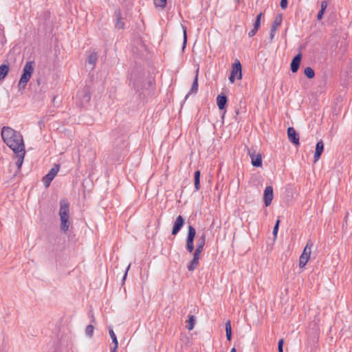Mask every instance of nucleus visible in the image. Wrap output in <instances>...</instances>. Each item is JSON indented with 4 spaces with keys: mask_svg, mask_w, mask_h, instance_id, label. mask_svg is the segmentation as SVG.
Segmentation results:
<instances>
[{
    "mask_svg": "<svg viewBox=\"0 0 352 352\" xmlns=\"http://www.w3.org/2000/svg\"><path fill=\"white\" fill-rule=\"evenodd\" d=\"M118 345H113L111 349V352H116Z\"/></svg>",
    "mask_w": 352,
    "mask_h": 352,
    "instance_id": "obj_41",
    "label": "nucleus"
},
{
    "mask_svg": "<svg viewBox=\"0 0 352 352\" xmlns=\"http://www.w3.org/2000/svg\"><path fill=\"white\" fill-rule=\"evenodd\" d=\"M116 16H117V19H116V27L119 30L124 29V23L122 21L121 14H120V11L116 12Z\"/></svg>",
    "mask_w": 352,
    "mask_h": 352,
    "instance_id": "obj_18",
    "label": "nucleus"
},
{
    "mask_svg": "<svg viewBox=\"0 0 352 352\" xmlns=\"http://www.w3.org/2000/svg\"><path fill=\"white\" fill-rule=\"evenodd\" d=\"M301 60L302 54L300 53H298L293 58L290 65L291 71L293 73H296L298 70Z\"/></svg>",
    "mask_w": 352,
    "mask_h": 352,
    "instance_id": "obj_12",
    "label": "nucleus"
},
{
    "mask_svg": "<svg viewBox=\"0 0 352 352\" xmlns=\"http://www.w3.org/2000/svg\"><path fill=\"white\" fill-rule=\"evenodd\" d=\"M287 136L289 141L294 145H299V136L293 127L287 129Z\"/></svg>",
    "mask_w": 352,
    "mask_h": 352,
    "instance_id": "obj_10",
    "label": "nucleus"
},
{
    "mask_svg": "<svg viewBox=\"0 0 352 352\" xmlns=\"http://www.w3.org/2000/svg\"><path fill=\"white\" fill-rule=\"evenodd\" d=\"M85 97L87 98V101L89 100V99H90V96L89 95H87V96H85Z\"/></svg>",
    "mask_w": 352,
    "mask_h": 352,
    "instance_id": "obj_42",
    "label": "nucleus"
},
{
    "mask_svg": "<svg viewBox=\"0 0 352 352\" xmlns=\"http://www.w3.org/2000/svg\"><path fill=\"white\" fill-rule=\"evenodd\" d=\"M34 71V61H28L25 65H24V67L23 69V74L21 76L19 86V87L24 88L28 82L31 78L32 74Z\"/></svg>",
    "mask_w": 352,
    "mask_h": 352,
    "instance_id": "obj_3",
    "label": "nucleus"
},
{
    "mask_svg": "<svg viewBox=\"0 0 352 352\" xmlns=\"http://www.w3.org/2000/svg\"><path fill=\"white\" fill-rule=\"evenodd\" d=\"M278 352H283V349H278Z\"/></svg>",
    "mask_w": 352,
    "mask_h": 352,
    "instance_id": "obj_45",
    "label": "nucleus"
},
{
    "mask_svg": "<svg viewBox=\"0 0 352 352\" xmlns=\"http://www.w3.org/2000/svg\"><path fill=\"white\" fill-rule=\"evenodd\" d=\"M194 249V239L189 240L186 239V250L191 253L193 252Z\"/></svg>",
    "mask_w": 352,
    "mask_h": 352,
    "instance_id": "obj_25",
    "label": "nucleus"
},
{
    "mask_svg": "<svg viewBox=\"0 0 352 352\" xmlns=\"http://www.w3.org/2000/svg\"><path fill=\"white\" fill-rule=\"evenodd\" d=\"M59 168L60 166L58 164H54L48 173L43 177V182L46 187L50 186V183L56 177L59 170Z\"/></svg>",
    "mask_w": 352,
    "mask_h": 352,
    "instance_id": "obj_5",
    "label": "nucleus"
},
{
    "mask_svg": "<svg viewBox=\"0 0 352 352\" xmlns=\"http://www.w3.org/2000/svg\"><path fill=\"white\" fill-rule=\"evenodd\" d=\"M327 1H325V0L322 1L321 5H320V7H321L320 10H322L324 12L327 8Z\"/></svg>",
    "mask_w": 352,
    "mask_h": 352,
    "instance_id": "obj_34",
    "label": "nucleus"
},
{
    "mask_svg": "<svg viewBox=\"0 0 352 352\" xmlns=\"http://www.w3.org/2000/svg\"><path fill=\"white\" fill-rule=\"evenodd\" d=\"M188 318H189V320H188V330H192L195 326V318L192 315L188 316Z\"/></svg>",
    "mask_w": 352,
    "mask_h": 352,
    "instance_id": "obj_27",
    "label": "nucleus"
},
{
    "mask_svg": "<svg viewBox=\"0 0 352 352\" xmlns=\"http://www.w3.org/2000/svg\"><path fill=\"white\" fill-rule=\"evenodd\" d=\"M109 335H110V337L112 340V342L113 343L114 345H118V340H117V337L112 329V327H109Z\"/></svg>",
    "mask_w": 352,
    "mask_h": 352,
    "instance_id": "obj_26",
    "label": "nucleus"
},
{
    "mask_svg": "<svg viewBox=\"0 0 352 352\" xmlns=\"http://www.w3.org/2000/svg\"><path fill=\"white\" fill-rule=\"evenodd\" d=\"M236 78V76H235L234 75L230 74V76L229 77V80H230V82L233 83Z\"/></svg>",
    "mask_w": 352,
    "mask_h": 352,
    "instance_id": "obj_40",
    "label": "nucleus"
},
{
    "mask_svg": "<svg viewBox=\"0 0 352 352\" xmlns=\"http://www.w3.org/2000/svg\"><path fill=\"white\" fill-rule=\"evenodd\" d=\"M327 1H325V0L322 1L321 5H320V7H321L320 10H322L324 12L327 8Z\"/></svg>",
    "mask_w": 352,
    "mask_h": 352,
    "instance_id": "obj_33",
    "label": "nucleus"
},
{
    "mask_svg": "<svg viewBox=\"0 0 352 352\" xmlns=\"http://www.w3.org/2000/svg\"><path fill=\"white\" fill-rule=\"evenodd\" d=\"M274 197L273 188L271 186H267L264 190L263 201L266 206H269Z\"/></svg>",
    "mask_w": 352,
    "mask_h": 352,
    "instance_id": "obj_7",
    "label": "nucleus"
},
{
    "mask_svg": "<svg viewBox=\"0 0 352 352\" xmlns=\"http://www.w3.org/2000/svg\"><path fill=\"white\" fill-rule=\"evenodd\" d=\"M280 221L277 220L273 229V234L276 236L278 230Z\"/></svg>",
    "mask_w": 352,
    "mask_h": 352,
    "instance_id": "obj_32",
    "label": "nucleus"
},
{
    "mask_svg": "<svg viewBox=\"0 0 352 352\" xmlns=\"http://www.w3.org/2000/svg\"><path fill=\"white\" fill-rule=\"evenodd\" d=\"M94 327L93 325L91 324H89L86 327V329H85V332H86V334L89 336V337H91L92 335H93V333H94Z\"/></svg>",
    "mask_w": 352,
    "mask_h": 352,
    "instance_id": "obj_31",
    "label": "nucleus"
},
{
    "mask_svg": "<svg viewBox=\"0 0 352 352\" xmlns=\"http://www.w3.org/2000/svg\"><path fill=\"white\" fill-rule=\"evenodd\" d=\"M195 188L196 190L200 189V171L196 170L195 173Z\"/></svg>",
    "mask_w": 352,
    "mask_h": 352,
    "instance_id": "obj_21",
    "label": "nucleus"
},
{
    "mask_svg": "<svg viewBox=\"0 0 352 352\" xmlns=\"http://www.w3.org/2000/svg\"><path fill=\"white\" fill-rule=\"evenodd\" d=\"M248 153L251 158L253 166L261 167L262 166V157L260 153H256L255 151L249 150Z\"/></svg>",
    "mask_w": 352,
    "mask_h": 352,
    "instance_id": "obj_6",
    "label": "nucleus"
},
{
    "mask_svg": "<svg viewBox=\"0 0 352 352\" xmlns=\"http://www.w3.org/2000/svg\"><path fill=\"white\" fill-rule=\"evenodd\" d=\"M227 103V97L224 95H218L217 98V104L220 110L225 109Z\"/></svg>",
    "mask_w": 352,
    "mask_h": 352,
    "instance_id": "obj_17",
    "label": "nucleus"
},
{
    "mask_svg": "<svg viewBox=\"0 0 352 352\" xmlns=\"http://www.w3.org/2000/svg\"><path fill=\"white\" fill-rule=\"evenodd\" d=\"M236 4H239L240 3V0H234Z\"/></svg>",
    "mask_w": 352,
    "mask_h": 352,
    "instance_id": "obj_44",
    "label": "nucleus"
},
{
    "mask_svg": "<svg viewBox=\"0 0 352 352\" xmlns=\"http://www.w3.org/2000/svg\"><path fill=\"white\" fill-rule=\"evenodd\" d=\"M304 74L308 78H313L315 76L314 70L310 67H307L304 69Z\"/></svg>",
    "mask_w": 352,
    "mask_h": 352,
    "instance_id": "obj_23",
    "label": "nucleus"
},
{
    "mask_svg": "<svg viewBox=\"0 0 352 352\" xmlns=\"http://www.w3.org/2000/svg\"><path fill=\"white\" fill-rule=\"evenodd\" d=\"M199 255L200 254H197V252H194L193 258L188 265V271L193 272L197 268L199 263Z\"/></svg>",
    "mask_w": 352,
    "mask_h": 352,
    "instance_id": "obj_14",
    "label": "nucleus"
},
{
    "mask_svg": "<svg viewBox=\"0 0 352 352\" xmlns=\"http://www.w3.org/2000/svg\"><path fill=\"white\" fill-rule=\"evenodd\" d=\"M59 216L60 219V229L63 232H67L70 226L69 221V203L66 198L60 200Z\"/></svg>",
    "mask_w": 352,
    "mask_h": 352,
    "instance_id": "obj_2",
    "label": "nucleus"
},
{
    "mask_svg": "<svg viewBox=\"0 0 352 352\" xmlns=\"http://www.w3.org/2000/svg\"><path fill=\"white\" fill-rule=\"evenodd\" d=\"M184 224V218L181 215H179L176 218V219L174 222L173 230H172V234L173 235L177 234L180 231V230L183 227Z\"/></svg>",
    "mask_w": 352,
    "mask_h": 352,
    "instance_id": "obj_11",
    "label": "nucleus"
},
{
    "mask_svg": "<svg viewBox=\"0 0 352 352\" xmlns=\"http://www.w3.org/2000/svg\"><path fill=\"white\" fill-rule=\"evenodd\" d=\"M1 138L4 143L16 154V165L21 170L25 155V145L21 134L9 126L1 129Z\"/></svg>",
    "mask_w": 352,
    "mask_h": 352,
    "instance_id": "obj_1",
    "label": "nucleus"
},
{
    "mask_svg": "<svg viewBox=\"0 0 352 352\" xmlns=\"http://www.w3.org/2000/svg\"><path fill=\"white\" fill-rule=\"evenodd\" d=\"M281 23H282V16L281 15L277 16L275 18V19L271 26L270 34V37L271 41H272L274 39L275 34L276 33L277 29L281 25Z\"/></svg>",
    "mask_w": 352,
    "mask_h": 352,
    "instance_id": "obj_8",
    "label": "nucleus"
},
{
    "mask_svg": "<svg viewBox=\"0 0 352 352\" xmlns=\"http://www.w3.org/2000/svg\"><path fill=\"white\" fill-rule=\"evenodd\" d=\"M313 243L309 240L305 245L302 254L300 255L299 258V267H304L308 262L311 252V248Z\"/></svg>",
    "mask_w": 352,
    "mask_h": 352,
    "instance_id": "obj_4",
    "label": "nucleus"
},
{
    "mask_svg": "<svg viewBox=\"0 0 352 352\" xmlns=\"http://www.w3.org/2000/svg\"><path fill=\"white\" fill-rule=\"evenodd\" d=\"M130 267H131V264H129L126 269L125 273L122 278V281H124V280L126 279L127 274H128V271L129 270Z\"/></svg>",
    "mask_w": 352,
    "mask_h": 352,
    "instance_id": "obj_39",
    "label": "nucleus"
},
{
    "mask_svg": "<svg viewBox=\"0 0 352 352\" xmlns=\"http://www.w3.org/2000/svg\"><path fill=\"white\" fill-rule=\"evenodd\" d=\"M156 7L164 8L166 5V0H153Z\"/></svg>",
    "mask_w": 352,
    "mask_h": 352,
    "instance_id": "obj_29",
    "label": "nucleus"
},
{
    "mask_svg": "<svg viewBox=\"0 0 352 352\" xmlns=\"http://www.w3.org/2000/svg\"><path fill=\"white\" fill-rule=\"evenodd\" d=\"M262 12L259 13L257 16L256 17V19H255V21L254 23V28L255 29H258L260 28L261 26V17H262Z\"/></svg>",
    "mask_w": 352,
    "mask_h": 352,
    "instance_id": "obj_28",
    "label": "nucleus"
},
{
    "mask_svg": "<svg viewBox=\"0 0 352 352\" xmlns=\"http://www.w3.org/2000/svg\"><path fill=\"white\" fill-rule=\"evenodd\" d=\"M182 28L183 36H184L183 49H184L186 47V42H187L186 27L182 25Z\"/></svg>",
    "mask_w": 352,
    "mask_h": 352,
    "instance_id": "obj_30",
    "label": "nucleus"
},
{
    "mask_svg": "<svg viewBox=\"0 0 352 352\" xmlns=\"http://www.w3.org/2000/svg\"><path fill=\"white\" fill-rule=\"evenodd\" d=\"M198 91V69L197 70V74L194 78L192 87L189 92L185 96V100L189 97L191 94H197Z\"/></svg>",
    "mask_w": 352,
    "mask_h": 352,
    "instance_id": "obj_16",
    "label": "nucleus"
},
{
    "mask_svg": "<svg viewBox=\"0 0 352 352\" xmlns=\"http://www.w3.org/2000/svg\"><path fill=\"white\" fill-rule=\"evenodd\" d=\"M195 234H196L195 229L192 226L190 225L188 226V231L187 239H188L189 240L194 239L195 236Z\"/></svg>",
    "mask_w": 352,
    "mask_h": 352,
    "instance_id": "obj_24",
    "label": "nucleus"
},
{
    "mask_svg": "<svg viewBox=\"0 0 352 352\" xmlns=\"http://www.w3.org/2000/svg\"><path fill=\"white\" fill-rule=\"evenodd\" d=\"M287 0H281L280 6L283 9H285L287 7Z\"/></svg>",
    "mask_w": 352,
    "mask_h": 352,
    "instance_id": "obj_35",
    "label": "nucleus"
},
{
    "mask_svg": "<svg viewBox=\"0 0 352 352\" xmlns=\"http://www.w3.org/2000/svg\"><path fill=\"white\" fill-rule=\"evenodd\" d=\"M257 31L258 29H255L254 28H253V29L248 32V36L250 37L254 36L256 34Z\"/></svg>",
    "mask_w": 352,
    "mask_h": 352,
    "instance_id": "obj_36",
    "label": "nucleus"
},
{
    "mask_svg": "<svg viewBox=\"0 0 352 352\" xmlns=\"http://www.w3.org/2000/svg\"><path fill=\"white\" fill-rule=\"evenodd\" d=\"M9 72V67L6 65H1L0 66V80L5 78Z\"/></svg>",
    "mask_w": 352,
    "mask_h": 352,
    "instance_id": "obj_19",
    "label": "nucleus"
},
{
    "mask_svg": "<svg viewBox=\"0 0 352 352\" xmlns=\"http://www.w3.org/2000/svg\"><path fill=\"white\" fill-rule=\"evenodd\" d=\"M324 11L322 10H320L319 12L318 13V15H317V19L318 21L321 20L322 19V16H323V14H324Z\"/></svg>",
    "mask_w": 352,
    "mask_h": 352,
    "instance_id": "obj_37",
    "label": "nucleus"
},
{
    "mask_svg": "<svg viewBox=\"0 0 352 352\" xmlns=\"http://www.w3.org/2000/svg\"><path fill=\"white\" fill-rule=\"evenodd\" d=\"M98 60V54L96 52H92L90 54L88 58V63L93 65V67L95 66L96 62Z\"/></svg>",
    "mask_w": 352,
    "mask_h": 352,
    "instance_id": "obj_22",
    "label": "nucleus"
},
{
    "mask_svg": "<svg viewBox=\"0 0 352 352\" xmlns=\"http://www.w3.org/2000/svg\"><path fill=\"white\" fill-rule=\"evenodd\" d=\"M230 352H236V350L235 348H232L230 351Z\"/></svg>",
    "mask_w": 352,
    "mask_h": 352,
    "instance_id": "obj_43",
    "label": "nucleus"
},
{
    "mask_svg": "<svg viewBox=\"0 0 352 352\" xmlns=\"http://www.w3.org/2000/svg\"><path fill=\"white\" fill-rule=\"evenodd\" d=\"M226 335L228 340H230L232 338V327L230 320H228L226 323Z\"/></svg>",
    "mask_w": 352,
    "mask_h": 352,
    "instance_id": "obj_20",
    "label": "nucleus"
},
{
    "mask_svg": "<svg viewBox=\"0 0 352 352\" xmlns=\"http://www.w3.org/2000/svg\"><path fill=\"white\" fill-rule=\"evenodd\" d=\"M231 74L236 76V79L238 80L242 78V67L239 60H236L232 65Z\"/></svg>",
    "mask_w": 352,
    "mask_h": 352,
    "instance_id": "obj_9",
    "label": "nucleus"
},
{
    "mask_svg": "<svg viewBox=\"0 0 352 352\" xmlns=\"http://www.w3.org/2000/svg\"><path fill=\"white\" fill-rule=\"evenodd\" d=\"M324 151V143L322 140H319L316 145V150L314 153V162H317L320 157L321 154Z\"/></svg>",
    "mask_w": 352,
    "mask_h": 352,
    "instance_id": "obj_13",
    "label": "nucleus"
},
{
    "mask_svg": "<svg viewBox=\"0 0 352 352\" xmlns=\"http://www.w3.org/2000/svg\"><path fill=\"white\" fill-rule=\"evenodd\" d=\"M283 343H284V341H283V339H280L279 341H278V349H283Z\"/></svg>",
    "mask_w": 352,
    "mask_h": 352,
    "instance_id": "obj_38",
    "label": "nucleus"
},
{
    "mask_svg": "<svg viewBox=\"0 0 352 352\" xmlns=\"http://www.w3.org/2000/svg\"><path fill=\"white\" fill-rule=\"evenodd\" d=\"M206 234L203 233L197 239V247L195 250L197 254H201L206 243Z\"/></svg>",
    "mask_w": 352,
    "mask_h": 352,
    "instance_id": "obj_15",
    "label": "nucleus"
}]
</instances>
